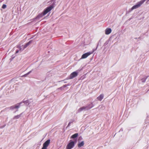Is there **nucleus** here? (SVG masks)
<instances>
[{"instance_id": "1", "label": "nucleus", "mask_w": 149, "mask_h": 149, "mask_svg": "<svg viewBox=\"0 0 149 149\" xmlns=\"http://www.w3.org/2000/svg\"><path fill=\"white\" fill-rule=\"evenodd\" d=\"M54 8L53 6H51L46 9L43 13V15H44L50 11Z\"/></svg>"}, {"instance_id": "2", "label": "nucleus", "mask_w": 149, "mask_h": 149, "mask_svg": "<svg viewBox=\"0 0 149 149\" xmlns=\"http://www.w3.org/2000/svg\"><path fill=\"white\" fill-rule=\"evenodd\" d=\"M75 143L73 141L70 142L66 146V149H71L74 146Z\"/></svg>"}, {"instance_id": "3", "label": "nucleus", "mask_w": 149, "mask_h": 149, "mask_svg": "<svg viewBox=\"0 0 149 149\" xmlns=\"http://www.w3.org/2000/svg\"><path fill=\"white\" fill-rule=\"evenodd\" d=\"M145 1V0H142V1H141L138 4L133 6L132 8L131 9L132 10L136 8L139 7Z\"/></svg>"}, {"instance_id": "4", "label": "nucleus", "mask_w": 149, "mask_h": 149, "mask_svg": "<svg viewBox=\"0 0 149 149\" xmlns=\"http://www.w3.org/2000/svg\"><path fill=\"white\" fill-rule=\"evenodd\" d=\"M93 107V106H91V107H89V106L87 107H83L79 108V109L78 111H81L84 110H88L89 109H91Z\"/></svg>"}, {"instance_id": "5", "label": "nucleus", "mask_w": 149, "mask_h": 149, "mask_svg": "<svg viewBox=\"0 0 149 149\" xmlns=\"http://www.w3.org/2000/svg\"><path fill=\"white\" fill-rule=\"evenodd\" d=\"M50 143V140L49 139L47 140L43 144V146L47 148Z\"/></svg>"}, {"instance_id": "6", "label": "nucleus", "mask_w": 149, "mask_h": 149, "mask_svg": "<svg viewBox=\"0 0 149 149\" xmlns=\"http://www.w3.org/2000/svg\"><path fill=\"white\" fill-rule=\"evenodd\" d=\"M91 53L90 52H88L83 54L81 57V58H86L87 56L90 55Z\"/></svg>"}, {"instance_id": "7", "label": "nucleus", "mask_w": 149, "mask_h": 149, "mask_svg": "<svg viewBox=\"0 0 149 149\" xmlns=\"http://www.w3.org/2000/svg\"><path fill=\"white\" fill-rule=\"evenodd\" d=\"M20 107V104L19 105H15L13 106L10 107V109L12 110L14 109H18Z\"/></svg>"}, {"instance_id": "8", "label": "nucleus", "mask_w": 149, "mask_h": 149, "mask_svg": "<svg viewBox=\"0 0 149 149\" xmlns=\"http://www.w3.org/2000/svg\"><path fill=\"white\" fill-rule=\"evenodd\" d=\"M111 31V30L110 29L108 28L105 30V34L107 35H108L110 33Z\"/></svg>"}, {"instance_id": "9", "label": "nucleus", "mask_w": 149, "mask_h": 149, "mask_svg": "<svg viewBox=\"0 0 149 149\" xmlns=\"http://www.w3.org/2000/svg\"><path fill=\"white\" fill-rule=\"evenodd\" d=\"M104 95L103 94H100L99 96H98L97 99V100L100 101L102 100L103 98Z\"/></svg>"}, {"instance_id": "10", "label": "nucleus", "mask_w": 149, "mask_h": 149, "mask_svg": "<svg viewBox=\"0 0 149 149\" xmlns=\"http://www.w3.org/2000/svg\"><path fill=\"white\" fill-rule=\"evenodd\" d=\"M84 141H82L80 143H79L78 144V146L79 148H80L84 146Z\"/></svg>"}, {"instance_id": "11", "label": "nucleus", "mask_w": 149, "mask_h": 149, "mask_svg": "<svg viewBox=\"0 0 149 149\" xmlns=\"http://www.w3.org/2000/svg\"><path fill=\"white\" fill-rule=\"evenodd\" d=\"M78 133H75L71 136V138H75L78 136Z\"/></svg>"}, {"instance_id": "12", "label": "nucleus", "mask_w": 149, "mask_h": 149, "mask_svg": "<svg viewBox=\"0 0 149 149\" xmlns=\"http://www.w3.org/2000/svg\"><path fill=\"white\" fill-rule=\"evenodd\" d=\"M21 114L15 116L13 118V119H17L19 118H20V117L21 116Z\"/></svg>"}, {"instance_id": "13", "label": "nucleus", "mask_w": 149, "mask_h": 149, "mask_svg": "<svg viewBox=\"0 0 149 149\" xmlns=\"http://www.w3.org/2000/svg\"><path fill=\"white\" fill-rule=\"evenodd\" d=\"M42 14H39L38 15L37 17V18H39L40 17H42Z\"/></svg>"}, {"instance_id": "14", "label": "nucleus", "mask_w": 149, "mask_h": 149, "mask_svg": "<svg viewBox=\"0 0 149 149\" xmlns=\"http://www.w3.org/2000/svg\"><path fill=\"white\" fill-rule=\"evenodd\" d=\"M78 73L77 72H72V73L71 74H73V75H74V74H77Z\"/></svg>"}, {"instance_id": "15", "label": "nucleus", "mask_w": 149, "mask_h": 149, "mask_svg": "<svg viewBox=\"0 0 149 149\" xmlns=\"http://www.w3.org/2000/svg\"><path fill=\"white\" fill-rule=\"evenodd\" d=\"M146 78H143L142 79V82H144L146 80Z\"/></svg>"}, {"instance_id": "16", "label": "nucleus", "mask_w": 149, "mask_h": 149, "mask_svg": "<svg viewBox=\"0 0 149 149\" xmlns=\"http://www.w3.org/2000/svg\"><path fill=\"white\" fill-rule=\"evenodd\" d=\"M77 75H72V76L70 77V79H72L75 77Z\"/></svg>"}, {"instance_id": "17", "label": "nucleus", "mask_w": 149, "mask_h": 149, "mask_svg": "<svg viewBox=\"0 0 149 149\" xmlns=\"http://www.w3.org/2000/svg\"><path fill=\"white\" fill-rule=\"evenodd\" d=\"M6 7V5H3L2 6V8L4 9Z\"/></svg>"}, {"instance_id": "18", "label": "nucleus", "mask_w": 149, "mask_h": 149, "mask_svg": "<svg viewBox=\"0 0 149 149\" xmlns=\"http://www.w3.org/2000/svg\"><path fill=\"white\" fill-rule=\"evenodd\" d=\"M42 149H47V148L43 146Z\"/></svg>"}, {"instance_id": "19", "label": "nucleus", "mask_w": 149, "mask_h": 149, "mask_svg": "<svg viewBox=\"0 0 149 149\" xmlns=\"http://www.w3.org/2000/svg\"><path fill=\"white\" fill-rule=\"evenodd\" d=\"M71 123V122H70L68 124V126H69L70 125V124Z\"/></svg>"}, {"instance_id": "20", "label": "nucleus", "mask_w": 149, "mask_h": 149, "mask_svg": "<svg viewBox=\"0 0 149 149\" xmlns=\"http://www.w3.org/2000/svg\"><path fill=\"white\" fill-rule=\"evenodd\" d=\"M26 75H23V76H22V77L23 76H24V77H25L26 76Z\"/></svg>"}]
</instances>
